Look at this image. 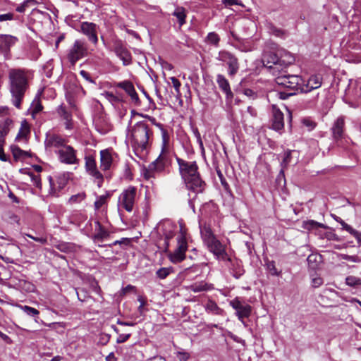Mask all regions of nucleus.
Wrapping results in <instances>:
<instances>
[{
    "instance_id": "obj_1",
    "label": "nucleus",
    "mask_w": 361,
    "mask_h": 361,
    "mask_svg": "<svg viewBox=\"0 0 361 361\" xmlns=\"http://www.w3.org/2000/svg\"><path fill=\"white\" fill-rule=\"evenodd\" d=\"M180 175L187 189L196 194L202 193L205 188V183L198 171V166L195 161H187L176 157Z\"/></svg>"
},
{
    "instance_id": "obj_2",
    "label": "nucleus",
    "mask_w": 361,
    "mask_h": 361,
    "mask_svg": "<svg viewBox=\"0 0 361 361\" xmlns=\"http://www.w3.org/2000/svg\"><path fill=\"white\" fill-rule=\"evenodd\" d=\"M8 80L13 104L19 109L25 93L29 87L28 75L24 70L11 69L8 72Z\"/></svg>"
},
{
    "instance_id": "obj_3",
    "label": "nucleus",
    "mask_w": 361,
    "mask_h": 361,
    "mask_svg": "<svg viewBox=\"0 0 361 361\" xmlns=\"http://www.w3.org/2000/svg\"><path fill=\"white\" fill-rule=\"evenodd\" d=\"M152 136V131L145 121L135 123L128 133L130 142L136 153L142 152L148 148Z\"/></svg>"
},
{
    "instance_id": "obj_4",
    "label": "nucleus",
    "mask_w": 361,
    "mask_h": 361,
    "mask_svg": "<svg viewBox=\"0 0 361 361\" xmlns=\"http://www.w3.org/2000/svg\"><path fill=\"white\" fill-rule=\"evenodd\" d=\"M177 247L173 252H171L168 255L170 261L173 263H179L184 260L186 257L185 252L188 249V243L186 240V231L180 225V233L177 236Z\"/></svg>"
},
{
    "instance_id": "obj_5",
    "label": "nucleus",
    "mask_w": 361,
    "mask_h": 361,
    "mask_svg": "<svg viewBox=\"0 0 361 361\" xmlns=\"http://www.w3.org/2000/svg\"><path fill=\"white\" fill-rule=\"evenodd\" d=\"M169 152L161 150L160 155L148 166V168L144 172L145 178L149 180L151 178H154L156 173H159L164 171L165 168L169 164Z\"/></svg>"
},
{
    "instance_id": "obj_6",
    "label": "nucleus",
    "mask_w": 361,
    "mask_h": 361,
    "mask_svg": "<svg viewBox=\"0 0 361 361\" xmlns=\"http://www.w3.org/2000/svg\"><path fill=\"white\" fill-rule=\"evenodd\" d=\"M137 200V188L134 186H128L120 194L118 200V209H125L128 212H131Z\"/></svg>"
},
{
    "instance_id": "obj_7",
    "label": "nucleus",
    "mask_w": 361,
    "mask_h": 361,
    "mask_svg": "<svg viewBox=\"0 0 361 361\" xmlns=\"http://www.w3.org/2000/svg\"><path fill=\"white\" fill-rule=\"evenodd\" d=\"M88 55V48L83 39H76L67 52V59L71 66H75L77 61Z\"/></svg>"
},
{
    "instance_id": "obj_8",
    "label": "nucleus",
    "mask_w": 361,
    "mask_h": 361,
    "mask_svg": "<svg viewBox=\"0 0 361 361\" xmlns=\"http://www.w3.org/2000/svg\"><path fill=\"white\" fill-rule=\"evenodd\" d=\"M275 82L278 85L295 92L296 94L298 92H301L302 78L298 75L281 74L276 77Z\"/></svg>"
},
{
    "instance_id": "obj_9",
    "label": "nucleus",
    "mask_w": 361,
    "mask_h": 361,
    "mask_svg": "<svg viewBox=\"0 0 361 361\" xmlns=\"http://www.w3.org/2000/svg\"><path fill=\"white\" fill-rule=\"evenodd\" d=\"M69 176L68 173H60L55 176H49L48 180L49 183V194L52 196H58L59 193L63 190L68 183Z\"/></svg>"
},
{
    "instance_id": "obj_10",
    "label": "nucleus",
    "mask_w": 361,
    "mask_h": 361,
    "mask_svg": "<svg viewBox=\"0 0 361 361\" xmlns=\"http://www.w3.org/2000/svg\"><path fill=\"white\" fill-rule=\"evenodd\" d=\"M344 101L351 108L361 107V77L355 80Z\"/></svg>"
},
{
    "instance_id": "obj_11",
    "label": "nucleus",
    "mask_w": 361,
    "mask_h": 361,
    "mask_svg": "<svg viewBox=\"0 0 361 361\" xmlns=\"http://www.w3.org/2000/svg\"><path fill=\"white\" fill-rule=\"evenodd\" d=\"M60 162L66 164H78L79 159L77 157V151L71 145H66L61 149L55 151Z\"/></svg>"
},
{
    "instance_id": "obj_12",
    "label": "nucleus",
    "mask_w": 361,
    "mask_h": 361,
    "mask_svg": "<svg viewBox=\"0 0 361 361\" xmlns=\"http://www.w3.org/2000/svg\"><path fill=\"white\" fill-rule=\"evenodd\" d=\"M217 59L225 63L228 66V73L230 76H234L239 70V62L237 57L227 51H221Z\"/></svg>"
},
{
    "instance_id": "obj_13",
    "label": "nucleus",
    "mask_w": 361,
    "mask_h": 361,
    "mask_svg": "<svg viewBox=\"0 0 361 361\" xmlns=\"http://www.w3.org/2000/svg\"><path fill=\"white\" fill-rule=\"evenodd\" d=\"M230 305L235 310V315L238 319L245 326L244 319L248 318L251 313L252 308L246 302L240 300L238 298L229 302Z\"/></svg>"
},
{
    "instance_id": "obj_14",
    "label": "nucleus",
    "mask_w": 361,
    "mask_h": 361,
    "mask_svg": "<svg viewBox=\"0 0 361 361\" xmlns=\"http://www.w3.org/2000/svg\"><path fill=\"white\" fill-rule=\"evenodd\" d=\"M85 160V169L87 173L94 178V182L99 188L102 186L104 182V176L97 169L94 158L92 156H87Z\"/></svg>"
},
{
    "instance_id": "obj_15",
    "label": "nucleus",
    "mask_w": 361,
    "mask_h": 361,
    "mask_svg": "<svg viewBox=\"0 0 361 361\" xmlns=\"http://www.w3.org/2000/svg\"><path fill=\"white\" fill-rule=\"evenodd\" d=\"M67 143L68 140L54 133H47L44 140V146L47 150H51L53 148H55L56 150L61 149Z\"/></svg>"
},
{
    "instance_id": "obj_16",
    "label": "nucleus",
    "mask_w": 361,
    "mask_h": 361,
    "mask_svg": "<svg viewBox=\"0 0 361 361\" xmlns=\"http://www.w3.org/2000/svg\"><path fill=\"white\" fill-rule=\"evenodd\" d=\"M206 245L218 259L231 262V258L226 252L225 246L217 238L209 242Z\"/></svg>"
},
{
    "instance_id": "obj_17",
    "label": "nucleus",
    "mask_w": 361,
    "mask_h": 361,
    "mask_svg": "<svg viewBox=\"0 0 361 361\" xmlns=\"http://www.w3.org/2000/svg\"><path fill=\"white\" fill-rule=\"evenodd\" d=\"M345 119L343 116L338 117L331 127V132L334 139L338 145H342V140L345 138Z\"/></svg>"
},
{
    "instance_id": "obj_18",
    "label": "nucleus",
    "mask_w": 361,
    "mask_h": 361,
    "mask_svg": "<svg viewBox=\"0 0 361 361\" xmlns=\"http://www.w3.org/2000/svg\"><path fill=\"white\" fill-rule=\"evenodd\" d=\"M97 25L90 22H82L80 25V31L86 35L91 42L96 44L98 42Z\"/></svg>"
},
{
    "instance_id": "obj_19",
    "label": "nucleus",
    "mask_w": 361,
    "mask_h": 361,
    "mask_svg": "<svg viewBox=\"0 0 361 361\" xmlns=\"http://www.w3.org/2000/svg\"><path fill=\"white\" fill-rule=\"evenodd\" d=\"M322 84V77L320 75H312L307 81L302 79L301 92H310L313 90L319 88Z\"/></svg>"
},
{
    "instance_id": "obj_20",
    "label": "nucleus",
    "mask_w": 361,
    "mask_h": 361,
    "mask_svg": "<svg viewBox=\"0 0 361 361\" xmlns=\"http://www.w3.org/2000/svg\"><path fill=\"white\" fill-rule=\"evenodd\" d=\"M263 63L267 68L273 70V74L276 75V70L279 71L278 66H280V58L279 50L277 53L266 52L262 59Z\"/></svg>"
},
{
    "instance_id": "obj_21",
    "label": "nucleus",
    "mask_w": 361,
    "mask_h": 361,
    "mask_svg": "<svg viewBox=\"0 0 361 361\" xmlns=\"http://www.w3.org/2000/svg\"><path fill=\"white\" fill-rule=\"evenodd\" d=\"M116 87H119L125 90V92L130 97L132 102L138 106L140 104V100L137 94L133 83L129 80H124L116 83Z\"/></svg>"
},
{
    "instance_id": "obj_22",
    "label": "nucleus",
    "mask_w": 361,
    "mask_h": 361,
    "mask_svg": "<svg viewBox=\"0 0 361 361\" xmlns=\"http://www.w3.org/2000/svg\"><path fill=\"white\" fill-rule=\"evenodd\" d=\"M12 123V121L6 118L4 124H0V160L7 161L8 158L4 152V145L5 143V136L9 131V126Z\"/></svg>"
},
{
    "instance_id": "obj_23",
    "label": "nucleus",
    "mask_w": 361,
    "mask_h": 361,
    "mask_svg": "<svg viewBox=\"0 0 361 361\" xmlns=\"http://www.w3.org/2000/svg\"><path fill=\"white\" fill-rule=\"evenodd\" d=\"M114 159L111 152L108 149L100 152V168L102 171L110 170L114 164Z\"/></svg>"
},
{
    "instance_id": "obj_24",
    "label": "nucleus",
    "mask_w": 361,
    "mask_h": 361,
    "mask_svg": "<svg viewBox=\"0 0 361 361\" xmlns=\"http://www.w3.org/2000/svg\"><path fill=\"white\" fill-rule=\"evenodd\" d=\"M57 113L59 116L65 121V127L68 130L73 128L72 114L63 104L60 105L57 109Z\"/></svg>"
},
{
    "instance_id": "obj_25",
    "label": "nucleus",
    "mask_w": 361,
    "mask_h": 361,
    "mask_svg": "<svg viewBox=\"0 0 361 361\" xmlns=\"http://www.w3.org/2000/svg\"><path fill=\"white\" fill-rule=\"evenodd\" d=\"M272 128L274 130L280 131L283 129V114L275 106L273 107Z\"/></svg>"
},
{
    "instance_id": "obj_26",
    "label": "nucleus",
    "mask_w": 361,
    "mask_h": 361,
    "mask_svg": "<svg viewBox=\"0 0 361 361\" xmlns=\"http://www.w3.org/2000/svg\"><path fill=\"white\" fill-rule=\"evenodd\" d=\"M17 41V38L8 35H0V52L7 54L10 47Z\"/></svg>"
},
{
    "instance_id": "obj_27",
    "label": "nucleus",
    "mask_w": 361,
    "mask_h": 361,
    "mask_svg": "<svg viewBox=\"0 0 361 361\" xmlns=\"http://www.w3.org/2000/svg\"><path fill=\"white\" fill-rule=\"evenodd\" d=\"M187 15V10L184 7L180 6H176L173 11L171 13V16L176 18V21L178 23L179 28L186 23Z\"/></svg>"
},
{
    "instance_id": "obj_28",
    "label": "nucleus",
    "mask_w": 361,
    "mask_h": 361,
    "mask_svg": "<svg viewBox=\"0 0 361 361\" xmlns=\"http://www.w3.org/2000/svg\"><path fill=\"white\" fill-rule=\"evenodd\" d=\"M95 233L92 239L95 243L102 242L109 236V231L100 224L99 221H95Z\"/></svg>"
},
{
    "instance_id": "obj_29",
    "label": "nucleus",
    "mask_w": 361,
    "mask_h": 361,
    "mask_svg": "<svg viewBox=\"0 0 361 361\" xmlns=\"http://www.w3.org/2000/svg\"><path fill=\"white\" fill-rule=\"evenodd\" d=\"M115 53L123 62L124 65H128L131 62V55L128 49L121 44H117L114 48Z\"/></svg>"
},
{
    "instance_id": "obj_30",
    "label": "nucleus",
    "mask_w": 361,
    "mask_h": 361,
    "mask_svg": "<svg viewBox=\"0 0 361 361\" xmlns=\"http://www.w3.org/2000/svg\"><path fill=\"white\" fill-rule=\"evenodd\" d=\"M216 82L219 88L226 94L227 98H232L233 93L228 80L221 74L216 76Z\"/></svg>"
},
{
    "instance_id": "obj_31",
    "label": "nucleus",
    "mask_w": 361,
    "mask_h": 361,
    "mask_svg": "<svg viewBox=\"0 0 361 361\" xmlns=\"http://www.w3.org/2000/svg\"><path fill=\"white\" fill-rule=\"evenodd\" d=\"M214 288L213 285L205 281L197 282L191 284L188 289L194 293L208 291Z\"/></svg>"
},
{
    "instance_id": "obj_32",
    "label": "nucleus",
    "mask_w": 361,
    "mask_h": 361,
    "mask_svg": "<svg viewBox=\"0 0 361 361\" xmlns=\"http://www.w3.org/2000/svg\"><path fill=\"white\" fill-rule=\"evenodd\" d=\"M280 66H288L295 61L294 56L285 49H279Z\"/></svg>"
},
{
    "instance_id": "obj_33",
    "label": "nucleus",
    "mask_w": 361,
    "mask_h": 361,
    "mask_svg": "<svg viewBox=\"0 0 361 361\" xmlns=\"http://www.w3.org/2000/svg\"><path fill=\"white\" fill-rule=\"evenodd\" d=\"M200 233L203 242L205 245L216 238L212 233L211 228L207 226L200 227Z\"/></svg>"
},
{
    "instance_id": "obj_34",
    "label": "nucleus",
    "mask_w": 361,
    "mask_h": 361,
    "mask_svg": "<svg viewBox=\"0 0 361 361\" xmlns=\"http://www.w3.org/2000/svg\"><path fill=\"white\" fill-rule=\"evenodd\" d=\"M205 310L207 313L221 315L223 313V310L221 309L218 305L212 300H209L204 305Z\"/></svg>"
},
{
    "instance_id": "obj_35",
    "label": "nucleus",
    "mask_w": 361,
    "mask_h": 361,
    "mask_svg": "<svg viewBox=\"0 0 361 361\" xmlns=\"http://www.w3.org/2000/svg\"><path fill=\"white\" fill-rule=\"evenodd\" d=\"M11 152L16 160H24L26 158L31 157L29 152L22 150L18 146H11Z\"/></svg>"
},
{
    "instance_id": "obj_36",
    "label": "nucleus",
    "mask_w": 361,
    "mask_h": 361,
    "mask_svg": "<svg viewBox=\"0 0 361 361\" xmlns=\"http://www.w3.org/2000/svg\"><path fill=\"white\" fill-rule=\"evenodd\" d=\"M157 126H158L161 131V137H162V151H168L169 152V135L166 129H164L161 123H157Z\"/></svg>"
},
{
    "instance_id": "obj_37",
    "label": "nucleus",
    "mask_w": 361,
    "mask_h": 361,
    "mask_svg": "<svg viewBox=\"0 0 361 361\" xmlns=\"http://www.w3.org/2000/svg\"><path fill=\"white\" fill-rule=\"evenodd\" d=\"M20 171L29 176L34 185H35L39 190L42 189V183L39 176L35 175L32 172L27 170L26 169H20Z\"/></svg>"
},
{
    "instance_id": "obj_38",
    "label": "nucleus",
    "mask_w": 361,
    "mask_h": 361,
    "mask_svg": "<svg viewBox=\"0 0 361 361\" xmlns=\"http://www.w3.org/2000/svg\"><path fill=\"white\" fill-rule=\"evenodd\" d=\"M18 307L28 316L35 318V320L37 322V318H38L39 314V312L37 309L27 305H19Z\"/></svg>"
},
{
    "instance_id": "obj_39",
    "label": "nucleus",
    "mask_w": 361,
    "mask_h": 361,
    "mask_svg": "<svg viewBox=\"0 0 361 361\" xmlns=\"http://www.w3.org/2000/svg\"><path fill=\"white\" fill-rule=\"evenodd\" d=\"M340 224L343 228L353 235L357 240H360L361 233L353 228L350 225L347 224L344 221L340 219Z\"/></svg>"
},
{
    "instance_id": "obj_40",
    "label": "nucleus",
    "mask_w": 361,
    "mask_h": 361,
    "mask_svg": "<svg viewBox=\"0 0 361 361\" xmlns=\"http://www.w3.org/2000/svg\"><path fill=\"white\" fill-rule=\"evenodd\" d=\"M340 224L343 228L353 235L357 240H360L361 233L353 228L350 225L347 224L344 221L340 219Z\"/></svg>"
},
{
    "instance_id": "obj_41",
    "label": "nucleus",
    "mask_w": 361,
    "mask_h": 361,
    "mask_svg": "<svg viewBox=\"0 0 361 361\" xmlns=\"http://www.w3.org/2000/svg\"><path fill=\"white\" fill-rule=\"evenodd\" d=\"M340 224L343 228L353 235L357 240H360L361 233L353 228L350 225L347 224L344 221L340 219Z\"/></svg>"
},
{
    "instance_id": "obj_42",
    "label": "nucleus",
    "mask_w": 361,
    "mask_h": 361,
    "mask_svg": "<svg viewBox=\"0 0 361 361\" xmlns=\"http://www.w3.org/2000/svg\"><path fill=\"white\" fill-rule=\"evenodd\" d=\"M340 224L343 228L353 235L357 240H360L361 233L353 228L350 225L347 224L344 221L340 219Z\"/></svg>"
},
{
    "instance_id": "obj_43",
    "label": "nucleus",
    "mask_w": 361,
    "mask_h": 361,
    "mask_svg": "<svg viewBox=\"0 0 361 361\" xmlns=\"http://www.w3.org/2000/svg\"><path fill=\"white\" fill-rule=\"evenodd\" d=\"M109 194H106L104 195H100L97 197L94 204L95 210L99 209L102 207L106 204L107 199L109 197Z\"/></svg>"
},
{
    "instance_id": "obj_44",
    "label": "nucleus",
    "mask_w": 361,
    "mask_h": 361,
    "mask_svg": "<svg viewBox=\"0 0 361 361\" xmlns=\"http://www.w3.org/2000/svg\"><path fill=\"white\" fill-rule=\"evenodd\" d=\"M302 227L307 230H312L317 228H324V226L322 224L318 223L313 220H309L303 222Z\"/></svg>"
},
{
    "instance_id": "obj_45",
    "label": "nucleus",
    "mask_w": 361,
    "mask_h": 361,
    "mask_svg": "<svg viewBox=\"0 0 361 361\" xmlns=\"http://www.w3.org/2000/svg\"><path fill=\"white\" fill-rule=\"evenodd\" d=\"M345 283L351 287H357L361 285V279L354 276H349L345 279Z\"/></svg>"
},
{
    "instance_id": "obj_46",
    "label": "nucleus",
    "mask_w": 361,
    "mask_h": 361,
    "mask_svg": "<svg viewBox=\"0 0 361 361\" xmlns=\"http://www.w3.org/2000/svg\"><path fill=\"white\" fill-rule=\"evenodd\" d=\"M269 32L276 37L283 38V37H285V36H286V32L284 30L276 27V26H274L272 24H271L269 25Z\"/></svg>"
},
{
    "instance_id": "obj_47",
    "label": "nucleus",
    "mask_w": 361,
    "mask_h": 361,
    "mask_svg": "<svg viewBox=\"0 0 361 361\" xmlns=\"http://www.w3.org/2000/svg\"><path fill=\"white\" fill-rule=\"evenodd\" d=\"M173 269L171 267H163L157 271V276L161 279H166L171 272Z\"/></svg>"
},
{
    "instance_id": "obj_48",
    "label": "nucleus",
    "mask_w": 361,
    "mask_h": 361,
    "mask_svg": "<svg viewBox=\"0 0 361 361\" xmlns=\"http://www.w3.org/2000/svg\"><path fill=\"white\" fill-rule=\"evenodd\" d=\"M207 40L209 44H212L217 47L219 45L220 38L216 32H212L207 35Z\"/></svg>"
},
{
    "instance_id": "obj_49",
    "label": "nucleus",
    "mask_w": 361,
    "mask_h": 361,
    "mask_svg": "<svg viewBox=\"0 0 361 361\" xmlns=\"http://www.w3.org/2000/svg\"><path fill=\"white\" fill-rule=\"evenodd\" d=\"M267 269L272 276H279L281 271H279L276 267L274 261H268L266 264Z\"/></svg>"
},
{
    "instance_id": "obj_50",
    "label": "nucleus",
    "mask_w": 361,
    "mask_h": 361,
    "mask_svg": "<svg viewBox=\"0 0 361 361\" xmlns=\"http://www.w3.org/2000/svg\"><path fill=\"white\" fill-rule=\"evenodd\" d=\"M165 239H164V250L166 252L169 250V240L172 239L174 236V232L173 231H169L168 232L164 233Z\"/></svg>"
},
{
    "instance_id": "obj_51",
    "label": "nucleus",
    "mask_w": 361,
    "mask_h": 361,
    "mask_svg": "<svg viewBox=\"0 0 361 361\" xmlns=\"http://www.w3.org/2000/svg\"><path fill=\"white\" fill-rule=\"evenodd\" d=\"M324 283V280L317 274L312 276V286L313 288H319Z\"/></svg>"
},
{
    "instance_id": "obj_52",
    "label": "nucleus",
    "mask_w": 361,
    "mask_h": 361,
    "mask_svg": "<svg viewBox=\"0 0 361 361\" xmlns=\"http://www.w3.org/2000/svg\"><path fill=\"white\" fill-rule=\"evenodd\" d=\"M235 265L237 267L235 269H233L232 274L235 278L239 279L243 274L244 271L240 267V266L238 262L235 263V264H233V266H235Z\"/></svg>"
},
{
    "instance_id": "obj_53",
    "label": "nucleus",
    "mask_w": 361,
    "mask_h": 361,
    "mask_svg": "<svg viewBox=\"0 0 361 361\" xmlns=\"http://www.w3.org/2000/svg\"><path fill=\"white\" fill-rule=\"evenodd\" d=\"M85 194L84 192L78 193L77 195H72L70 199L69 202L71 203H78L80 202L82 200H83L85 198Z\"/></svg>"
},
{
    "instance_id": "obj_54",
    "label": "nucleus",
    "mask_w": 361,
    "mask_h": 361,
    "mask_svg": "<svg viewBox=\"0 0 361 361\" xmlns=\"http://www.w3.org/2000/svg\"><path fill=\"white\" fill-rule=\"evenodd\" d=\"M105 98L108 99L111 103H118L121 101L120 98L115 94H114L113 92H106L104 94Z\"/></svg>"
},
{
    "instance_id": "obj_55",
    "label": "nucleus",
    "mask_w": 361,
    "mask_h": 361,
    "mask_svg": "<svg viewBox=\"0 0 361 361\" xmlns=\"http://www.w3.org/2000/svg\"><path fill=\"white\" fill-rule=\"evenodd\" d=\"M30 133V128L26 122L23 123L18 136L26 137Z\"/></svg>"
},
{
    "instance_id": "obj_56",
    "label": "nucleus",
    "mask_w": 361,
    "mask_h": 361,
    "mask_svg": "<svg viewBox=\"0 0 361 361\" xmlns=\"http://www.w3.org/2000/svg\"><path fill=\"white\" fill-rule=\"evenodd\" d=\"M170 80H171L173 86L176 90V94L177 95L180 94V87L181 84H180V81L175 77H171Z\"/></svg>"
},
{
    "instance_id": "obj_57",
    "label": "nucleus",
    "mask_w": 361,
    "mask_h": 361,
    "mask_svg": "<svg viewBox=\"0 0 361 361\" xmlns=\"http://www.w3.org/2000/svg\"><path fill=\"white\" fill-rule=\"evenodd\" d=\"M302 123L307 128L308 130H312L316 126V123L309 118H303Z\"/></svg>"
},
{
    "instance_id": "obj_58",
    "label": "nucleus",
    "mask_w": 361,
    "mask_h": 361,
    "mask_svg": "<svg viewBox=\"0 0 361 361\" xmlns=\"http://www.w3.org/2000/svg\"><path fill=\"white\" fill-rule=\"evenodd\" d=\"M32 114H38L42 110L43 107L41 103L37 101L32 103Z\"/></svg>"
},
{
    "instance_id": "obj_59",
    "label": "nucleus",
    "mask_w": 361,
    "mask_h": 361,
    "mask_svg": "<svg viewBox=\"0 0 361 361\" xmlns=\"http://www.w3.org/2000/svg\"><path fill=\"white\" fill-rule=\"evenodd\" d=\"M14 19V14L12 13H7L4 14H0V22L12 20Z\"/></svg>"
},
{
    "instance_id": "obj_60",
    "label": "nucleus",
    "mask_w": 361,
    "mask_h": 361,
    "mask_svg": "<svg viewBox=\"0 0 361 361\" xmlns=\"http://www.w3.org/2000/svg\"><path fill=\"white\" fill-rule=\"evenodd\" d=\"M137 300L140 302V305L138 307V311L141 314H142L145 311L144 307L147 303L146 300L142 296H139L137 298Z\"/></svg>"
},
{
    "instance_id": "obj_61",
    "label": "nucleus",
    "mask_w": 361,
    "mask_h": 361,
    "mask_svg": "<svg viewBox=\"0 0 361 361\" xmlns=\"http://www.w3.org/2000/svg\"><path fill=\"white\" fill-rule=\"evenodd\" d=\"M8 221L10 224L16 223V224H19V223H20V218L17 215H16L15 214L10 213V214H8Z\"/></svg>"
},
{
    "instance_id": "obj_62",
    "label": "nucleus",
    "mask_w": 361,
    "mask_h": 361,
    "mask_svg": "<svg viewBox=\"0 0 361 361\" xmlns=\"http://www.w3.org/2000/svg\"><path fill=\"white\" fill-rule=\"evenodd\" d=\"M344 259L348 260L349 262L358 263L361 262V259L357 255H345L343 257Z\"/></svg>"
},
{
    "instance_id": "obj_63",
    "label": "nucleus",
    "mask_w": 361,
    "mask_h": 361,
    "mask_svg": "<svg viewBox=\"0 0 361 361\" xmlns=\"http://www.w3.org/2000/svg\"><path fill=\"white\" fill-rule=\"evenodd\" d=\"M291 152L287 151L284 153L282 165L286 166L290 161Z\"/></svg>"
},
{
    "instance_id": "obj_64",
    "label": "nucleus",
    "mask_w": 361,
    "mask_h": 361,
    "mask_svg": "<svg viewBox=\"0 0 361 361\" xmlns=\"http://www.w3.org/2000/svg\"><path fill=\"white\" fill-rule=\"evenodd\" d=\"M80 74L84 79H85L89 82L94 83V81L90 77V73L87 71L82 70L80 71Z\"/></svg>"
}]
</instances>
